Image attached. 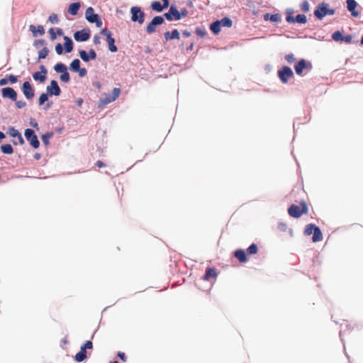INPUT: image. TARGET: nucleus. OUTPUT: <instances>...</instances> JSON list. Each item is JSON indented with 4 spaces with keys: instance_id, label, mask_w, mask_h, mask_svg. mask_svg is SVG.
Instances as JSON below:
<instances>
[{
    "instance_id": "54",
    "label": "nucleus",
    "mask_w": 363,
    "mask_h": 363,
    "mask_svg": "<svg viewBox=\"0 0 363 363\" xmlns=\"http://www.w3.org/2000/svg\"><path fill=\"white\" fill-rule=\"evenodd\" d=\"M117 356L123 361V362H126L127 360V357L125 354L124 352H118V354H117Z\"/></svg>"
},
{
    "instance_id": "33",
    "label": "nucleus",
    "mask_w": 363,
    "mask_h": 363,
    "mask_svg": "<svg viewBox=\"0 0 363 363\" xmlns=\"http://www.w3.org/2000/svg\"><path fill=\"white\" fill-rule=\"evenodd\" d=\"M219 23H220L221 27L230 28L233 25V21H231L230 18H229L228 17H225V18H222L220 21H219Z\"/></svg>"
},
{
    "instance_id": "23",
    "label": "nucleus",
    "mask_w": 363,
    "mask_h": 363,
    "mask_svg": "<svg viewBox=\"0 0 363 363\" xmlns=\"http://www.w3.org/2000/svg\"><path fill=\"white\" fill-rule=\"evenodd\" d=\"M235 257L240 262H247L246 252L243 250H238L235 252Z\"/></svg>"
},
{
    "instance_id": "24",
    "label": "nucleus",
    "mask_w": 363,
    "mask_h": 363,
    "mask_svg": "<svg viewBox=\"0 0 363 363\" xmlns=\"http://www.w3.org/2000/svg\"><path fill=\"white\" fill-rule=\"evenodd\" d=\"M64 40H65L64 46H65V52L69 53L73 49V43H72V40L67 36L64 37Z\"/></svg>"
},
{
    "instance_id": "22",
    "label": "nucleus",
    "mask_w": 363,
    "mask_h": 363,
    "mask_svg": "<svg viewBox=\"0 0 363 363\" xmlns=\"http://www.w3.org/2000/svg\"><path fill=\"white\" fill-rule=\"evenodd\" d=\"M30 31L33 33V36H37V33H38L40 35L45 34V29L43 26H38L37 28L34 25H30L29 26Z\"/></svg>"
},
{
    "instance_id": "28",
    "label": "nucleus",
    "mask_w": 363,
    "mask_h": 363,
    "mask_svg": "<svg viewBox=\"0 0 363 363\" xmlns=\"http://www.w3.org/2000/svg\"><path fill=\"white\" fill-rule=\"evenodd\" d=\"M169 11L173 16L174 20H180L181 19V14L180 12L177 10V9L174 6H171L169 8Z\"/></svg>"
},
{
    "instance_id": "60",
    "label": "nucleus",
    "mask_w": 363,
    "mask_h": 363,
    "mask_svg": "<svg viewBox=\"0 0 363 363\" xmlns=\"http://www.w3.org/2000/svg\"><path fill=\"white\" fill-rule=\"evenodd\" d=\"M196 34L199 36H204L205 35V32L201 29H196Z\"/></svg>"
},
{
    "instance_id": "14",
    "label": "nucleus",
    "mask_w": 363,
    "mask_h": 363,
    "mask_svg": "<svg viewBox=\"0 0 363 363\" xmlns=\"http://www.w3.org/2000/svg\"><path fill=\"white\" fill-rule=\"evenodd\" d=\"M47 91L49 95L59 96L61 93V89L55 80H52L50 84L47 86Z\"/></svg>"
},
{
    "instance_id": "26",
    "label": "nucleus",
    "mask_w": 363,
    "mask_h": 363,
    "mask_svg": "<svg viewBox=\"0 0 363 363\" xmlns=\"http://www.w3.org/2000/svg\"><path fill=\"white\" fill-rule=\"evenodd\" d=\"M264 19L265 21H271L272 22H279L281 21V16L279 14H272L270 15L269 13H266L264 16Z\"/></svg>"
},
{
    "instance_id": "13",
    "label": "nucleus",
    "mask_w": 363,
    "mask_h": 363,
    "mask_svg": "<svg viewBox=\"0 0 363 363\" xmlns=\"http://www.w3.org/2000/svg\"><path fill=\"white\" fill-rule=\"evenodd\" d=\"M328 4L325 3L320 4L317 9L314 11L315 16L321 20L324 16L327 15Z\"/></svg>"
},
{
    "instance_id": "7",
    "label": "nucleus",
    "mask_w": 363,
    "mask_h": 363,
    "mask_svg": "<svg viewBox=\"0 0 363 363\" xmlns=\"http://www.w3.org/2000/svg\"><path fill=\"white\" fill-rule=\"evenodd\" d=\"M25 137L30 142L32 147L35 149L39 147V140L32 129L28 128L25 130Z\"/></svg>"
},
{
    "instance_id": "19",
    "label": "nucleus",
    "mask_w": 363,
    "mask_h": 363,
    "mask_svg": "<svg viewBox=\"0 0 363 363\" xmlns=\"http://www.w3.org/2000/svg\"><path fill=\"white\" fill-rule=\"evenodd\" d=\"M80 7H81L80 2L72 3L69 6L67 12L72 16H76L78 14V11H79Z\"/></svg>"
},
{
    "instance_id": "20",
    "label": "nucleus",
    "mask_w": 363,
    "mask_h": 363,
    "mask_svg": "<svg viewBox=\"0 0 363 363\" xmlns=\"http://www.w3.org/2000/svg\"><path fill=\"white\" fill-rule=\"evenodd\" d=\"M164 37L166 41L172 40V39H179V32L174 29L172 32L167 31L164 33Z\"/></svg>"
},
{
    "instance_id": "39",
    "label": "nucleus",
    "mask_w": 363,
    "mask_h": 363,
    "mask_svg": "<svg viewBox=\"0 0 363 363\" xmlns=\"http://www.w3.org/2000/svg\"><path fill=\"white\" fill-rule=\"evenodd\" d=\"M9 134L12 138H18L21 135V133L17 130H16L13 127H10L9 128Z\"/></svg>"
},
{
    "instance_id": "51",
    "label": "nucleus",
    "mask_w": 363,
    "mask_h": 363,
    "mask_svg": "<svg viewBox=\"0 0 363 363\" xmlns=\"http://www.w3.org/2000/svg\"><path fill=\"white\" fill-rule=\"evenodd\" d=\"M38 45H40L41 46H44L45 45V40L43 39H40V40H35L34 43V46L38 47Z\"/></svg>"
},
{
    "instance_id": "27",
    "label": "nucleus",
    "mask_w": 363,
    "mask_h": 363,
    "mask_svg": "<svg viewBox=\"0 0 363 363\" xmlns=\"http://www.w3.org/2000/svg\"><path fill=\"white\" fill-rule=\"evenodd\" d=\"M75 360L80 362L86 359V351L84 348H80V351L76 354Z\"/></svg>"
},
{
    "instance_id": "48",
    "label": "nucleus",
    "mask_w": 363,
    "mask_h": 363,
    "mask_svg": "<svg viewBox=\"0 0 363 363\" xmlns=\"http://www.w3.org/2000/svg\"><path fill=\"white\" fill-rule=\"evenodd\" d=\"M52 134H45L42 136V140L45 145H48L49 143V138L51 137Z\"/></svg>"
},
{
    "instance_id": "41",
    "label": "nucleus",
    "mask_w": 363,
    "mask_h": 363,
    "mask_svg": "<svg viewBox=\"0 0 363 363\" xmlns=\"http://www.w3.org/2000/svg\"><path fill=\"white\" fill-rule=\"evenodd\" d=\"M48 94H49L48 93V94L43 93L40 96L39 99H38L39 105H43L45 101H48Z\"/></svg>"
},
{
    "instance_id": "6",
    "label": "nucleus",
    "mask_w": 363,
    "mask_h": 363,
    "mask_svg": "<svg viewBox=\"0 0 363 363\" xmlns=\"http://www.w3.org/2000/svg\"><path fill=\"white\" fill-rule=\"evenodd\" d=\"M101 34L104 35L106 38V40L108 45V49L111 52H115L117 51V47L115 45V39L112 38L111 32L108 29H102Z\"/></svg>"
},
{
    "instance_id": "58",
    "label": "nucleus",
    "mask_w": 363,
    "mask_h": 363,
    "mask_svg": "<svg viewBox=\"0 0 363 363\" xmlns=\"http://www.w3.org/2000/svg\"><path fill=\"white\" fill-rule=\"evenodd\" d=\"M9 83L8 78H3L0 79V86H4Z\"/></svg>"
},
{
    "instance_id": "9",
    "label": "nucleus",
    "mask_w": 363,
    "mask_h": 363,
    "mask_svg": "<svg viewBox=\"0 0 363 363\" xmlns=\"http://www.w3.org/2000/svg\"><path fill=\"white\" fill-rule=\"evenodd\" d=\"M21 89L23 95L28 100H31L33 99L35 96V91L28 82H23Z\"/></svg>"
},
{
    "instance_id": "4",
    "label": "nucleus",
    "mask_w": 363,
    "mask_h": 363,
    "mask_svg": "<svg viewBox=\"0 0 363 363\" xmlns=\"http://www.w3.org/2000/svg\"><path fill=\"white\" fill-rule=\"evenodd\" d=\"M277 74L281 82L286 84L288 82L289 78L293 77L294 73L289 67L284 66L281 69L278 71Z\"/></svg>"
},
{
    "instance_id": "56",
    "label": "nucleus",
    "mask_w": 363,
    "mask_h": 363,
    "mask_svg": "<svg viewBox=\"0 0 363 363\" xmlns=\"http://www.w3.org/2000/svg\"><path fill=\"white\" fill-rule=\"evenodd\" d=\"M93 42L95 45H99L101 43L100 37L98 35H94Z\"/></svg>"
},
{
    "instance_id": "17",
    "label": "nucleus",
    "mask_w": 363,
    "mask_h": 363,
    "mask_svg": "<svg viewBox=\"0 0 363 363\" xmlns=\"http://www.w3.org/2000/svg\"><path fill=\"white\" fill-rule=\"evenodd\" d=\"M286 21L289 23H298L304 24L307 22L306 16L304 14H298L295 18L291 15L286 17Z\"/></svg>"
},
{
    "instance_id": "16",
    "label": "nucleus",
    "mask_w": 363,
    "mask_h": 363,
    "mask_svg": "<svg viewBox=\"0 0 363 363\" xmlns=\"http://www.w3.org/2000/svg\"><path fill=\"white\" fill-rule=\"evenodd\" d=\"M79 56L83 61L87 62L91 60H95L96 58V53L93 49L89 50V54L85 50H80Z\"/></svg>"
},
{
    "instance_id": "1",
    "label": "nucleus",
    "mask_w": 363,
    "mask_h": 363,
    "mask_svg": "<svg viewBox=\"0 0 363 363\" xmlns=\"http://www.w3.org/2000/svg\"><path fill=\"white\" fill-rule=\"evenodd\" d=\"M308 207L305 201L300 202V206L292 204L288 208V213L290 216L298 218L303 214H308Z\"/></svg>"
},
{
    "instance_id": "43",
    "label": "nucleus",
    "mask_w": 363,
    "mask_h": 363,
    "mask_svg": "<svg viewBox=\"0 0 363 363\" xmlns=\"http://www.w3.org/2000/svg\"><path fill=\"white\" fill-rule=\"evenodd\" d=\"M48 21L52 23V24H55V23H57L58 21H59V19H58V16L55 13H52L49 18H48Z\"/></svg>"
},
{
    "instance_id": "12",
    "label": "nucleus",
    "mask_w": 363,
    "mask_h": 363,
    "mask_svg": "<svg viewBox=\"0 0 363 363\" xmlns=\"http://www.w3.org/2000/svg\"><path fill=\"white\" fill-rule=\"evenodd\" d=\"M90 38V33L88 30H81L74 33V38L76 41L84 42L89 40Z\"/></svg>"
},
{
    "instance_id": "59",
    "label": "nucleus",
    "mask_w": 363,
    "mask_h": 363,
    "mask_svg": "<svg viewBox=\"0 0 363 363\" xmlns=\"http://www.w3.org/2000/svg\"><path fill=\"white\" fill-rule=\"evenodd\" d=\"M96 166L99 168H101V167H105V164L101 161V160H98L96 162Z\"/></svg>"
},
{
    "instance_id": "34",
    "label": "nucleus",
    "mask_w": 363,
    "mask_h": 363,
    "mask_svg": "<svg viewBox=\"0 0 363 363\" xmlns=\"http://www.w3.org/2000/svg\"><path fill=\"white\" fill-rule=\"evenodd\" d=\"M315 228H317V226H315L314 224L307 225L304 230V234L306 235H310L313 234Z\"/></svg>"
},
{
    "instance_id": "61",
    "label": "nucleus",
    "mask_w": 363,
    "mask_h": 363,
    "mask_svg": "<svg viewBox=\"0 0 363 363\" xmlns=\"http://www.w3.org/2000/svg\"><path fill=\"white\" fill-rule=\"evenodd\" d=\"M33 157H34L35 160H38L40 159L41 155L40 153H38V152H36V153H35L33 155Z\"/></svg>"
},
{
    "instance_id": "8",
    "label": "nucleus",
    "mask_w": 363,
    "mask_h": 363,
    "mask_svg": "<svg viewBox=\"0 0 363 363\" xmlns=\"http://www.w3.org/2000/svg\"><path fill=\"white\" fill-rule=\"evenodd\" d=\"M312 65L310 62H306L304 59L299 60L295 65L294 69L298 75H302L304 69H311Z\"/></svg>"
},
{
    "instance_id": "50",
    "label": "nucleus",
    "mask_w": 363,
    "mask_h": 363,
    "mask_svg": "<svg viewBox=\"0 0 363 363\" xmlns=\"http://www.w3.org/2000/svg\"><path fill=\"white\" fill-rule=\"evenodd\" d=\"M55 51L57 55H62L63 52L62 46L60 43H57L55 46Z\"/></svg>"
},
{
    "instance_id": "45",
    "label": "nucleus",
    "mask_w": 363,
    "mask_h": 363,
    "mask_svg": "<svg viewBox=\"0 0 363 363\" xmlns=\"http://www.w3.org/2000/svg\"><path fill=\"white\" fill-rule=\"evenodd\" d=\"M93 344L91 341L88 340L86 341L83 346L81 347V348H84V350L86 351V349H92Z\"/></svg>"
},
{
    "instance_id": "42",
    "label": "nucleus",
    "mask_w": 363,
    "mask_h": 363,
    "mask_svg": "<svg viewBox=\"0 0 363 363\" xmlns=\"http://www.w3.org/2000/svg\"><path fill=\"white\" fill-rule=\"evenodd\" d=\"M285 60L287 61L288 63L292 64L296 61V57L293 53H290L285 55Z\"/></svg>"
},
{
    "instance_id": "31",
    "label": "nucleus",
    "mask_w": 363,
    "mask_h": 363,
    "mask_svg": "<svg viewBox=\"0 0 363 363\" xmlns=\"http://www.w3.org/2000/svg\"><path fill=\"white\" fill-rule=\"evenodd\" d=\"M54 69L56 72L61 73V74L67 71V68L66 65L62 63L56 64L54 67Z\"/></svg>"
},
{
    "instance_id": "62",
    "label": "nucleus",
    "mask_w": 363,
    "mask_h": 363,
    "mask_svg": "<svg viewBox=\"0 0 363 363\" xmlns=\"http://www.w3.org/2000/svg\"><path fill=\"white\" fill-rule=\"evenodd\" d=\"M18 142L21 145H23L24 143V140H23V138L21 135V134L20 135V136H18Z\"/></svg>"
},
{
    "instance_id": "10",
    "label": "nucleus",
    "mask_w": 363,
    "mask_h": 363,
    "mask_svg": "<svg viewBox=\"0 0 363 363\" xmlns=\"http://www.w3.org/2000/svg\"><path fill=\"white\" fill-rule=\"evenodd\" d=\"M120 94L121 89L119 88H114L111 94L101 99V103L102 104H108L113 102L119 96Z\"/></svg>"
},
{
    "instance_id": "55",
    "label": "nucleus",
    "mask_w": 363,
    "mask_h": 363,
    "mask_svg": "<svg viewBox=\"0 0 363 363\" xmlns=\"http://www.w3.org/2000/svg\"><path fill=\"white\" fill-rule=\"evenodd\" d=\"M164 17L168 21L174 20L173 16H172L169 11V12L164 13Z\"/></svg>"
},
{
    "instance_id": "2",
    "label": "nucleus",
    "mask_w": 363,
    "mask_h": 363,
    "mask_svg": "<svg viewBox=\"0 0 363 363\" xmlns=\"http://www.w3.org/2000/svg\"><path fill=\"white\" fill-rule=\"evenodd\" d=\"M131 21L143 24L145 21V13L142 11L141 8L138 6H133L130 9Z\"/></svg>"
},
{
    "instance_id": "63",
    "label": "nucleus",
    "mask_w": 363,
    "mask_h": 363,
    "mask_svg": "<svg viewBox=\"0 0 363 363\" xmlns=\"http://www.w3.org/2000/svg\"><path fill=\"white\" fill-rule=\"evenodd\" d=\"M63 35V31L61 28H57V30H56V35Z\"/></svg>"
},
{
    "instance_id": "3",
    "label": "nucleus",
    "mask_w": 363,
    "mask_h": 363,
    "mask_svg": "<svg viewBox=\"0 0 363 363\" xmlns=\"http://www.w3.org/2000/svg\"><path fill=\"white\" fill-rule=\"evenodd\" d=\"M86 19L89 23H95L96 26L100 28L102 26V21H101L98 14L94 13V9L89 7L85 12Z\"/></svg>"
},
{
    "instance_id": "21",
    "label": "nucleus",
    "mask_w": 363,
    "mask_h": 363,
    "mask_svg": "<svg viewBox=\"0 0 363 363\" xmlns=\"http://www.w3.org/2000/svg\"><path fill=\"white\" fill-rule=\"evenodd\" d=\"M217 275V272L214 268H208L203 276V279L206 281H209L211 278L216 279Z\"/></svg>"
},
{
    "instance_id": "57",
    "label": "nucleus",
    "mask_w": 363,
    "mask_h": 363,
    "mask_svg": "<svg viewBox=\"0 0 363 363\" xmlns=\"http://www.w3.org/2000/svg\"><path fill=\"white\" fill-rule=\"evenodd\" d=\"M180 14H181V18L182 17H185L188 15V11L186 9H182L180 11Z\"/></svg>"
},
{
    "instance_id": "40",
    "label": "nucleus",
    "mask_w": 363,
    "mask_h": 363,
    "mask_svg": "<svg viewBox=\"0 0 363 363\" xmlns=\"http://www.w3.org/2000/svg\"><path fill=\"white\" fill-rule=\"evenodd\" d=\"M60 78L62 82H66V83L69 82L70 80L69 74L67 71H66L64 73H62Z\"/></svg>"
},
{
    "instance_id": "18",
    "label": "nucleus",
    "mask_w": 363,
    "mask_h": 363,
    "mask_svg": "<svg viewBox=\"0 0 363 363\" xmlns=\"http://www.w3.org/2000/svg\"><path fill=\"white\" fill-rule=\"evenodd\" d=\"M357 6V4L354 0H347V8L354 17H358L359 15V12L355 10Z\"/></svg>"
},
{
    "instance_id": "53",
    "label": "nucleus",
    "mask_w": 363,
    "mask_h": 363,
    "mask_svg": "<svg viewBox=\"0 0 363 363\" xmlns=\"http://www.w3.org/2000/svg\"><path fill=\"white\" fill-rule=\"evenodd\" d=\"M352 35H345V36L343 35V39H342V41H344V42H345L347 43H352Z\"/></svg>"
},
{
    "instance_id": "52",
    "label": "nucleus",
    "mask_w": 363,
    "mask_h": 363,
    "mask_svg": "<svg viewBox=\"0 0 363 363\" xmlns=\"http://www.w3.org/2000/svg\"><path fill=\"white\" fill-rule=\"evenodd\" d=\"M77 72H79V76L80 77H84L86 74V73H87L86 69L85 68H79L77 70Z\"/></svg>"
},
{
    "instance_id": "5",
    "label": "nucleus",
    "mask_w": 363,
    "mask_h": 363,
    "mask_svg": "<svg viewBox=\"0 0 363 363\" xmlns=\"http://www.w3.org/2000/svg\"><path fill=\"white\" fill-rule=\"evenodd\" d=\"M164 18L160 16H157L152 18V20L147 24L146 27V32L148 34H151L156 31V27L162 25L164 23Z\"/></svg>"
},
{
    "instance_id": "29",
    "label": "nucleus",
    "mask_w": 363,
    "mask_h": 363,
    "mask_svg": "<svg viewBox=\"0 0 363 363\" xmlns=\"http://www.w3.org/2000/svg\"><path fill=\"white\" fill-rule=\"evenodd\" d=\"M220 28L221 25L219 21L213 22L210 26L211 31L215 34H218L220 31Z\"/></svg>"
},
{
    "instance_id": "38",
    "label": "nucleus",
    "mask_w": 363,
    "mask_h": 363,
    "mask_svg": "<svg viewBox=\"0 0 363 363\" xmlns=\"http://www.w3.org/2000/svg\"><path fill=\"white\" fill-rule=\"evenodd\" d=\"M332 38L335 41H342V39H343V35H342V34L341 33L340 31L337 30V31H335V32H334L333 33Z\"/></svg>"
},
{
    "instance_id": "46",
    "label": "nucleus",
    "mask_w": 363,
    "mask_h": 363,
    "mask_svg": "<svg viewBox=\"0 0 363 363\" xmlns=\"http://www.w3.org/2000/svg\"><path fill=\"white\" fill-rule=\"evenodd\" d=\"M48 33L50 34V39L52 40H55L57 38V35H56V33L55 32L54 28H50L48 30Z\"/></svg>"
},
{
    "instance_id": "64",
    "label": "nucleus",
    "mask_w": 363,
    "mask_h": 363,
    "mask_svg": "<svg viewBox=\"0 0 363 363\" xmlns=\"http://www.w3.org/2000/svg\"><path fill=\"white\" fill-rule=\"evenodd\" d=\"M163 4L162 5L164 6V8H167L169 6V1L168 0H162Z\"/></svg>"
},
{
    "instance_id": "15",
    "label": "nucleus",
    "mask_w": 363,
    "mask_h": 363,
    "mask_svg": "<svg viewBox=\"0 0 363 363\" xmlns=\"http://www.w3.org/2000/svg\"><path fill=\"white\" fill-rule=\"evenodd\" d=\"M1 94L4 98H8L12 101H16L17 94L11 87H6L1 89Z\"/></svg>"
},
{
    "instance_id": "37",
    "label": "nucleus",
    "mask_w": 363,
    "mask_h": 363,
    "mask_svg": "<svg viewBox=\"0 0 363 363\" xmlns=\"http://www.w3.org/2000/svg\"><path fill=\"white\" fill-rule=\"evenodd\" d=\"M258 252V247L256 244L252 243L247 249V253L248 255H255Z\"/></svg>"
},
{
    "instance_id": "25",
    "label": "nucleus",
    "mask_w": 363,
    "mask_h": 363,
    "mask_svg": "<svg viewBox=\"0 0 363 363\" xmlns=\"http://www.w3.org/2000/svg\"><path fill=\"white\" fill-rule=\"evenodd\" d=\"M312 240L314 242H319L323 240L322 233L318 227L315 228L313 233Z\"/></svg>"
},
{
    "instance_id": "11",
    "label": "nucleus",
    "mask_w": 363,
    "mask_h": 363,
    "mask_svg": "<svg viewBox=\"0 0 363 363\" xmlns=\"http://www.w3.org/2000/svg\"><path fill=\"white\" fill-rule=\"evenodd\" d=\"M40 72H35L33 74L34 80L38 81L41 83L44 82L46 79V75L48 74L47 69L44 65L40 66Z\"/></svg>"
},
{
    "instance_id": "44",
    "label": "nucleus",
    "mask_w": 363,
    "mask_h": 363,
    "mask_svg": "<svg viewBox=\"0 0 363 363\" xmlns=\"http://www.w3.org/2000/svg\"><path fill=\"white\" fill-rule=\"evenodd\" d=\"M301 9L304 12H308L309 11V4L306 0H304L300 5Z\"/></svg>"
},
{
    "instance_id": "32",
    "label": "nucleus",
    "mask_w": 363,
    "mask_h": 363,
    "mask_svg": "<svg viewBox=\"0 0 363 363\" xmlns=\"http://www.w3.org/2000/svg\"><path fill=\"white\" fill-rule=\"evenodd\" d=\"M1 152L4 154H12L13 152V149L10 144H6L1 146Z\"/></svg>"
},
{
    "instance_id": "36",
    "label": "nucleus",
    "mask_w": 363,
    "mask_h": 363,
    "mask_svg": "<svg viewBox=\"0 0 363 363\" xmlns=\"http://www.w3.org/2000/svg\"><path fill=\"white\" fill-rule=\"evenodd\" d=\"M49 53V50L48 48L44 47L41 50L38 52V60L42 59H45Z\"/></svg>"
},
{
    "instance_id": "30",
    "label": "nucleus",
    "mask_w": 363,
    "mask_h": 363,
    "mask_svg": "<svg viewBox=\"0 0 363 363\" xmlns=\"http://www.w3.org/2000/svg\"><path fill=\"white\" fill-rule=\"evenodd\" d=\"M151 9L157 12L162 11L164 8V6L160 4L159 1H152L151 3Z\"/></svg>"
},
{
    "instance_id": "35",
    "label": "nucleus",
    "mask_w": 363,
    "mask_h": 363,
    "mask_svg": "<svg viewBox=\"0 0 363 363\" xmlns=\"http://www.w3.org/2000/svg\"><path fill=\"white\" fill-rule=\"evenodd\" d=\"M80 68V61L79 59L74 60L70 64V69L74 72H77Z\"/></svg>"
},
{
    "instance_id": "47",
    "label": "nucleus",
    "mask_w": 363,
    "mask_h": 363,
    "mask_svg": "<svg viewBox=\"0 0 363 363\" xmlns=\"http://www.w3.org/2000/svg\"><path fill=\"white\" fill-rule=\"evenodd\" d=\"M16 101V106L18 108H22L26 106V103L24 101Z\"/></svg>"
},
{
    "instance_id": "49",
    "label": "nucleus",
    "mask_w": 363,
    "mask_h": 363,
    "mask_svg": "<svg viewBox=\"0 0 363 363\" xmlns=\"http://www.w3.org/2000/svg\"><path fill=\"white\" fill-rule=\"evenodd\" d=\"M9 82L11 84L16 83L18 82V77L13 74L9 75L8 78Z\"/></svg>"
}]
</instances>
